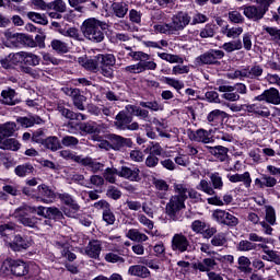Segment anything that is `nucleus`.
Masks as SVG:
<instances>
[{
	"label": "nucleus",
	"instance_id": "nucleus-1",
	"mask_svg": "<svg viewBox=\"0 0 280 280\" xmlns=\"http://www.w3.org/2000/svg\"><path fill=\"white\" fill-rule=\"evenodd\" d=\"M191 23V16L187 12L179 11L177 14H174L170 23L156 24L153 26V30L159 34H166L172 36L183 32L187 25Z\"/></svg>",
	"mask_w": 280,
	"mask_h": 280
},
{
	"label": "nucleus",
	"instance_id": "nucleus-2",
	"mask_svg": "<svg viewBox=\"0 0 280 280\" xmlns=\"http://www.w3.org/2000/svg\"><path fill=\"white\" fill-rule=\"evenodd\" d=\"M102 30H108V23L95 18L85 20L81 25L82 34L88 40H92V43H102L104 40V32Z\"/></svg>",
	"mask_w": 280,
	"mask_h": 280
},
{
	"label": "nucleus",
	"instance_id": "nucleus-3",
	"mask_svg": "<svg viewBox=\"0 0 280 280\" xmlns=\"http://www.w3.org/2000/svg\"><path fill=\"white\" fill-rule=\"evenodd\" d=\"M115 56L114 55H96L93 59H88L79 61V65L86 69V71H97V65H104L106 67H115Z\"/></svg>",
	"mask_w": 280,
	"mask_h": 280
},
{
	"label": "nucleus",
	"instance_id": "nucleus-4",
	"mask_svg": "<svg viewBox=\"0 0 280 280\" xmlns=\"http://www.w3.org/2000/svg\"><path fill=\"white\" fill-rule=\"evenodd\" d=\"M183 209H185V201L172 196L165 207L166 215L174 222H178L182 218L180 211Z\"/></svg>",
	"mask_w": 280,
	"mask_h": 280
},
{
	"label": "nucleus",
	"instance_id": "nucleus-5",
	"mask_svg": "<svg viewBox=\"0 0 280 280\" xmlns=\"http://www.w3.org/2000/svg\"><path fill=\"white\" fill-rule=\"evenodd\" d=\"M212 220L218 224L230 228L237 226V224H240V219H237V217L222 209H217L212 212Z\"/></svg>",
	"mask_w": 280,
	"mask_h": 280
},
{
	"label": "nucleus",
	"instance_id": "nucleus-6",
	"mask_svg": "<svg viewBox=\"0 0 280 280\" xmlns=\"http://www.w3.org/2000/svg\"><path fill=\"white\" fill-rule=\"evenodd\" d=\"M254 102H266V104H272V106L280 105V92L277 88H270L265 90L260 95L254 97Z\"/></svg>",
	"mask_w": 280,
	"mask_h": 280
},
{
	"label": "nucleus",
	"instance_id": "nucleus-7",
	"mask_svg": "<svg viewBox=\"0 0 280 280\" xmlns=\"http://www.w3.org/2000/svg\"><path fill=\"white\" fill-rule=\"evenodd\" d=\"M118 176L120 178H125V180H130V183H140L141 170H139L137 166H121V168L118 171Z\"/></svg>",
	"mask_w": 280,
	"mask_h": 280
},
{
	"label": "nucleus",
	"instance_id": "nucleus-8",
	"mask_svg": "<svg viewBox=\"0 0 280 280\" xmlns=\"http://www.w3.org/2000/svg\"><path fill=\"white\" fill-rule=\"evenodd\" d=\"M171 248L175 253H187L190 248L189 240L183 233L174 234Z\"/></svg>",
	"mask_w": 280,
	"mask_h": 280
},
{
	"label": "nucleus",
	"instance_id": "nucleus-9",
	"mask_svg": "<svg viewBox=\"0 0 280 280\" xmlns=\"http://www.w3.org/2000/svg\"><path fill=\"white\" fill-rule=\"evenodd\" d=\"M108 141L112 143V150L119 152L121 148H132V140L130 138H124L115 133H110L107 137Z\"/></svg>",
	"mask_w": 280,
	"mask_h": 280
},
{
	"label": "nucleus",
	"instance_id": "nucleus-10",
	"mask_svg": "<svg viewBox=\"0 0 280 280\" xmlns=\"http://www.w3.org/2000/svg\"><path fill=\"white\" fill-rule=\"evenodd\" d=\"M210 135L206 129L188 130V139L197 143H213V138Z\"/></svg>",
	"mask_w": 280,
	"mask_h": 280
},
{
	"label": "nucleus",
	"instance_id": "nucleus-11",
	"mask_svg": "<svg viewBox=\"0 0 280 280\" xmlns=\"http://www.w3.org/2000/svg\"><path fill=\"white\" fill-rule=\"evenodd\" d=\"M39 196H37V200H40L42 202H46L49 205V202H54L56 198L58 197V194L54 192L49 186L42 184L37 187Z\"/></svg>",
	"mask_w": 280,
	"mask_h": 280
},
{
	"label": "nucleus",
	"instance_id": "nucleus-12",
	"mask_svg": "<svg viewBox=\"0 0 280 280\" xmlns=\"http://www.w3.org/2000/svg\"><path fill=\"white\" fill-rule=\"evenodd\" d=\"M258 247L262 249L264 255H261L262 261H270L280 266V255L278 252L268 249V245L266 244H258Z\"/></svg>",
	"mask_w": 280,
	"mask_h": 280
},
{
	"label": "nucleus",
	"instance_id": "nucleus-13",
	"mask_svg": "<svg viewBox=\"0 0 280 280\" xmlns=\"http://www.w3.org/2000/svg\"><path fill=\"white\" fill-rule=\"evenodd\" d=\"M30 246V241L27 237L21 236L18 234L14 236L13 242L9 243V247L14 250V253H21V250H27Z\"/></svg>",
	"mask_w": 280,
	"mask_h": 280
},
{
	"label": "nucleus",
	"instance_id": "nucleus-14",
	"mask_svg": "<svg viewBox=\"0 0 280 280\" xmlns=\"http://www.w3.org/2000/svg\"><path fill=\"white\" fill-rule=\"evenodd\" d=\"M215 266H218V262H215V258L213 257L205 258L202 261L192 264L194 270H199L200 272H211Z\"/></svg>",
	"mask_w": 280,
	"mask_h": 280
},
{
	"label": "nucleus",
	"instance_id": "nucleus-15",
	"mask_svg": "<svg viewBox=\"0 0 280 280\" xmlns=\"http://www.w3.org/2000/svg\"><path fill=\"white\" fill-rule=\"evenodd\" d=\"M210 154L221 161L222 163L226 161L229 163V148H225L223 145H217V147H206Z\"/></svg>",
	"mask_w": 280,
	"mask_h": 280
},
{
	"label": "nucleus",
	"instance_id": "nucleus-16",
	"mask_svg": "<svg viewBox=\"0 0 280 280\" xmlns=\"http://www.w3.org/2000/svg\"><path fill=\"white\" fill-rule=\"evenodd\" d=\"M228 180H230V183H243L244 186L246 187V189H248V187H250V184L253 183V178H250V173L249 172H245L243 174H228L226 175Z\"/></svg>",
	"mask_w": 280,
	"mask_h": 280
},
{
	"label": "nucleus",
	"instance_id": "nucleus-17",
	"mask_svg": "<svg viewBox=\"0 0 280 280\" xmlns=\"http://www.w3.org/2000/svg\"><path fill=\"white\" fill-rule=\"evenodd\" d=\"M102 253V242L91 241L85 247V255L91 259H100V254Z\"/></svg>",
	"mask_w": 280,
	"mask_h": 280
},
{
	"label": "nucleus",
	"instance_id": "nucleus-18",
	"mask_svg": "<svg viewBox=\"0 0 280 280\" xmlns=\"http://www.w3.org/2000/svg\"><path fill=\"white\" fill-rule=\"evenodd\" d=\"M218 91L224 93L222 95L223 100H226L228 102H240V94L234 92L235 88L232 85H220Z\"/></svg>",
	"mask_w": 280,
	"mask_h": 280
},
{
	"label": "nucleus",
	"instance_id": "nucleus-19",
	"mask_svg": "<svg viewBox=\"0 0 280 280\" xmlns=\"http://www.w3.org/2000/svg\"><path fill=\"white\" fill-rule=\"evenodd\" d=\"M128 124H132V117L128 116L124 110L119 112L115 117L114 126L117 130H126Z\"/></svg>",
	"mask_w": 280,
	"mask_h": 280
},
{
	"label": "nucleus",
	"instance_id": "nucleus-20",
	"mask_svg": "<svg viewBox=\"0 0 280 280\" xmlns=\"http://www.w3.org/2000/svg\"><path fill=\"white\" fill-rule=\"evenodd\" d=\"M130 277H139V279H148L150 277V269L143 265H132L128 269Z\"/></svg>",
	"mask_w": 280,
	"mask_h": 280
},
{
	"label": "nucleus",
	"instance_id": "nucleus-21",
	"mask_svg": "<svg viewBox=\"0 0 280 280\" xmlns=\"http://www.w3.org/2000/svg\"><path fill=\"white\" fill-rule=\"evenodd\" d=\"M79 163L80 165H83V167H88V170H91L93 174H97V172H102L104 170V164L93 160L92 158L82 156L81 162Z\"/></svg>",
	"mask_w": 280,
	"mask_h": 280
},
{
	"label": "nucleus",
	"instance_id": "nucleus-22",
	"mask_svg": "<svg viewBox=\"0 0 280 280\" xmlns=\"http://www.w3.org/2000/svg\"><path fill=\"white\" fill-rule=\"evenodd\" d=\"M243 13L247 19H253V21H259L264 19V14H266V11H264L261 8L250 5V7H245L243 9Z\"/></svg>",
	"mask_w": 280,
	"mask_h": 280
},
{
	"label": "nucleus",
	"instance_id": "nucleus-23",
	"mask_svg": "<svg viewBox=\"0 0 280 280\" xmlns=\"http://www.w3.org/2000/svg\"><path fill=\"white\" fill-rule=\"evenodd\" d=\"M125 108L129 115L139 117L140 119H143V121H148L150 119V112L148 109H143L137 105H127Z\"/></svg>",
	"mask_w": 280,
	"mask_h": 280
},
{
	"label": "nucleus",
	"instance_id": "nucleus-24",
	"mask_svg": "<svg viewBox=\"0 0 280 280\" xmlns=\"http://www.w3.org/2000/svg\"><path fill=\"white\" fill-rule=\"evenodd\" d=\"M57 198L63 202L67 207H70L72 211H80V205L75 202V199L68 192H57Z\"/></svg>",
	"mask_w": 280,
	"mask_h": 280
},
{
	"label": "nucleus",
	"instance_id": "nucleus-25",
	"mask_svg": "<svg viewBox=\"0 0 280 280\" xmlns=\"http://www.w3.org/2000/svg\"><path fill=\"white\" fill-rule=\"evenodd\" d=\"M21 149V143L16 141L14 138H0V150H11L12 152H16Z\"/></svg>",
	"mask_w": 280,
	"mask_h": 280
},
{
	"label": "nucleus",
	"instance_id": "nucleus-26",
	"mask_svg": "<svg viewBox=\"0 0 280 280\" xmlns=\"http://www.w3.org/2000/svg\"><path fill=\"white\" fill-rule=\"evenodd\" d=\"M30 272V267L23 260H13V277H25Z\"/></svg>",
	"mask_w": 280,
	"mask_h": 280
},
{
	"label": "nucleus",
	"instance_id": "nucleus-27",
	"mask_svg": "<svg viewBox=\"0 0 280 280\" xmlns=\"http://www.w3.org/2000/svg\"><path fill=\"white\" fill-rule=\"evenodd\" d=\"M16 122L20 124L22 128H32L35 124H43V118L39 116L18 117Z\"/></svg>",
	"mask_w": 280,
	"mask_h": 280
},
{
	"label": "nucleus",
	"instance_id": "nucleus-28",
	"mask_svg": "<svg viewBox=\"0 0 280 280\" xmlns=\"http://www.w3.org/2000/svg\"><path fill=\"white\" fill-rule=\"evenodd\" d=\"M43 145L51 152H58V150H62V143H60V140L56 136L46 138Z\"/></svg>",
	"mask_w": 280,
	"mask_h": 280
},
{
	"label": "nucleus",
	"instance_id": "nucleus-29",
	"mask_svg": "<svg viewBox=\"0 0 280 280\" xmlns=\"http://www.w3.org/2000/svg\"><path fill=\"white\" fill-rule=\"evenodd\" d=\"M79 130L85 135H96L100 132V125L95 121H88L79 124Z\"/></svg>",
	"mask_w": 280,
	"mask_h": 280
},
{
	"label": "nucleus",
	"instance_id": "nucleus-30",
	"mask_svg": "<svg viewBox=\"0 0 280 280\" xmlns=\"http://www.w3.org/2000/svg\"><path fill=\"white\" fill-rule=\"evenodd\" d=\"M112 10L118 19H124L128 14V4L126 2H114Z\"/></svg>",
	"mask_w": 280,
	"mask_h": 280
},
{
	"label": "nucleus",
	"instance_id": "nucleus-31",
	"mask_svg": "<svg viewBox=\"0 0 280 280\" xmlns=\"http://www.w3.org/2000/svg\"><path fill=\"white\" fill-rule=\"evenodd\" d=\"M174 191L177 195H173V197L178 198L179 200L184 201L188 198L189 188L185 184H174L173 185Z\"/></svg>",
	"mask_w": 280,
	"mask_h": 280
},
{
	"label": "nucleus",
	"instance_id": "nucleus-32",
	"mask_svg": "<svg viewBox=\"0 0 280 280\" xmlns=\"http://www.w3.org/2000/svg\"><path fill=\"white\" fill-rule=\"evenodd\" d=\"M240 272H244V275H250L253 272V268H250V258L246 256H240L237 259Z\"/></svg>",
	"mask_w": 280,
	"mask_h": 280
},
{
	"label": "nucleus",
	"instance_id": "nucleus-33",
	"mask_svg": "<svg viewBox=\"0 0 280 280\" xmlns=\"http://www.w3.org/2000/svg\"><path fill=\"white\" fill-rule=\"evenodd\" d=\"M15 130H16V122L9 121L3 125H0V139L5 137H12Z\"/></svg>",
	"mask_w": 280,
	"mask_h": 280
},
{
	"label": "nucleus",
	"instance_id": "nucleus-34",
	"mask_svg": "<svg viewBox=\"0 0 280 280\" xmlns=\"http://www.w3.org/2000/svg\"><path fill=\"white\" fill-rule=\"evenodd\" d=\"M128 240H131V242H148V235L144 233H141L138 229H130L127 232Z\"/></svg>",
	"mask_w": 280,
	"mask_h": 280
},
{
	"label": "nucleus",
	"instance_id": "nucleus-35",
	"mask_svg": "<svg viewBox=\"0 0 280 280\" xmlns=\"http://www.w3.org/2000/svg\"><path fill=\"white\" fill-rule=\"evenodd\" d=\"M2 104L8 106H14L16 104V92L14 90H3L2 93Z\"/></svg>",
	"mask_w": 280,
	"mask_h": 280
},
{
	"label": "nucleus",
	"instance_id": "nucleus-36",
	"mask_svg": "<svg viewBox=\"0 0 280 280\" xmlns=\"http://www.w3.org/2000/svg\"><path fill=\"white\" fill-rule=\"evenodd\" d=\"M34 172V166L30 163L18 165L14 168V173L20 178H23L24 176H28V174H32Z\"/></svg>",
	"mask_w": 280,
	"mask_h": 280
},
{
	"label": "nucleus",
	"instance_id": "nucleus-37",
	"mask_svg": "<svg viewBox=\"0 0 280 280\" xmlns=\"http://www.w3.org/2000/svg\"><path fill=\"white\" fill-rule=\"evenodd\" d=\"M116 176H119V171L115 167H107L103 173V178L112 185H115V183H117Z\"/></svg>",
	"mask_w": 280,
	"mask_h": 280
},
{
	"label": "nucleus",
	"instance_id": "nucleus-38",
	"mask_svg": "<svg viewBox=\"0 0 280 280\" xmlns=\"http://www.w3.org/2000/svg\"><path fill=\"white\" fill-rule=\"evenodd\" d=\"M264 32L266 34H269L270 40L273 43H277V45H280V28L276 26H262Z\"/></svg>",
	"mask_w": 280,
	"mask_h": 280
},
{
	"label": "nucleus",
	"instance_id": "nucleus-39",
	"mask_svg": "<svg viewBox=\"0 0 280 280\" xmlns=\"http://www.w3.org/2000/svg\"><path fill=\"white\" fill-rule=\"evenodd\" d=\"M50 47L57 54H67L69 51V45L60 39H52Z\"/></svg>",
	"mask_w": 280,
	"mask_h": 280
},
{
	"label": "nucleus",
	"instance_id": "nucleus-40",
	"mask_svg": "<svg viewBox=\"0 0 280 280\" xmlns=\"http://www.w3.org/2000/svg\"><path fill=\"white\" fill-rule=\"evenodd\" d=\"M226 118L229 117V114H226L225 112H222L220 109H213L212 112H210L207 116V121L208 124H218V121H220V118Z\"/></svg>",
	"mask_w": 280,
	"mask_h": 280
},
{
	"label": "nucleus",
	"instance_id": "nucleus-41",
	"mask_svg": "<svg viewBox=\"0 0 280 280\" xmlns=\"http://www.w3.org/2000/svg\"><path fill=\"white\" fill-rule=\"evenodd\" d=\"M23 63L30 67H38L40 65V57L36 54L24 51Z\"/></svg>",
	"mask_w": 280,
	"mask_h": 280
},
{
	"label": "nucleus",
	"instance_id": "nucleus-42",
	"mask_svg": "<svg viewBox=\"0 0 280 280\" xmlns=\"http://www.w3.org/2000/svg\"><path fill=\"white\" fill-rule=\"evenodd\" d=\"M27 19H30V21H33V23H38V25H47L49 23V21L47 20V15L34 11L27 13Z\"/></svg>",
	"mask_w": 280,
	"mask_h": 280
},
{
	"label": "nucleus",
	"instance_id": "nucleus-43",
	"mask_svg": "<svg viewBox=\"0 0 280 280\" xmlns=\"http://www.w3.org/2000/svg\"><path fill=\"white\" fill-rule=\"evenodd\" d=\"M13 38H16L19 43H23V45H25L26 47H36V40L30 35L16 33L13 34Z\"/></svg>",
	"mask_w": 280,
	"mask_h": 280
},
{
	"label": "nucleus",
	"instance_id": "nucleus-44",
	"mask_svg": "<svg viewBox=\"0 0 280 280\" xmlns=\"http://www.w3.org/2000/svg\"><path fill=\"white\" fill-rule=\"evenodd\" d=\"M236 250L240 253H249V250H257V244L243 240L236 245Z\"/></svg>",
	"mask_w": 280,
	"mask_h": 280
},
{
	"label": "nucleus",
	"instance_id": "nucleus-45",
	"mask_svg": "<svg viewBox=\"0 0 280 280\" xmlns=\"http://www.w3.org/2000/svg\"><path fill=\"white\" fill-rule=\"evenodd\" d=\"M13 269H14V259L7 258L1 265L0 272L4 277H10V275H13Z\"/></svg>",
	"mask_w": 280,
	"mask_h": 280
},
{
	"label": "nucleus",
	"instance_id": "nucleus-46",
	"mask_svg": "<svg viewBox=\"0 0 280 280\" xmlns=\"http://www.w3.org/2000/svg\"><path fill=\"white\" fill-rule=\"evenodd\" d=\"M158 56L162 60H166V62H171V63L183 65L185 62L183 57H179L177 55H172V54H167V52H159Z\"/></svg>",
	"mask_w": 280,
	"mask_h": 280
},
{
	"label": "nucleus",
	"instance_id": "nucleus-47",
	"mask_svg": "<svg viewBox=\"0 0 280 280\" xmlns=\"http://www.w3.org/2000/svg\"><path fill=\"white\" fill-rule=\"evenodd\" d=\"M27 213H30V206L22 205L19 208H16L11 215L15 220H18V222H20L27 215Z\"/></svg>",
	"mask_w": 280,
	"mask_h": 280
},
{
	"label": "nucleus",
	"instance_id": "nucleus-48",
	"mask_svg": "<svg viewBox=\"0 0 280 280\" xmlns=\"http://www.w3.org/2000/svg\"><path fill=\"white\" fill-rule=\"evenodd\" d=\"M244 32V28L242 27H231L226 26L225 28L222 30V34L226 36L228 38H240Z\"/></svg>",
	"mask_w": 280,
	"mask_h": 280
},
{
	"label": "nucleus",
	"instance_id": "nucleus-49",
	"mask_svg": "<svg viewBox=\"0 0 280 280\" xmlns=\"http://www.w3.org/2000/svg\"><path fill=\"white\" fill-rule=\"evenodd\" d=\"M222 49H224V51H226L228 54H233V51H240V49H242V40L237 39L224 43L222 45Z\"/></svg>",
	"mask_w": 280,
	"mask_h": 280
},
{
	"label": "nucleus",
	"instance_id": "nucleus-50",
	"mask_svg": "<svg viewBox=\"0 0 280 280\" xmlns=\"http://www.w3.org/2000/svg\"><path fill=\"white\" fill-rule=\"evenodd\" d=\"M200 38H213L215 36V24L208 23L199 33Z\"/></svg>",
	"mask_w": 280,
	"mask_h": 280
},
{
	"label": "nucleus",
	"instance_id": "nucleus-51",
	"mask_svg": "<svg viewBox=\"0 0 280 280\" xmlns=\"http://www.w3.org/2000/svg\"><path fill=\"white\" fill-rule=\"evenodd\" d=\"M197 189H199V191H203V194H207L208 196H215V189L207 179H201Z\"/></svg>",
	"mask_w": 280,
	"mask_h": 280
},
{
	"label": "nucleus",
	"instance_id": "nucleus-52",
	"mask_svg": "<svg viewBox=\"0 0 280 280\" xmlns=\"http://www.w3.org/2000/svg\"><path fill=\"white\" fill-rule=\"evenodd\" d=\"M196 65H198L199 67H202V65H215V61L213 60V55L211 54V51H208L199 56L196 59Z\"/></svg>",
	"mask_w": 280,
	"mask_h": 280
},
{
	"label": "nucleus",
	"instance_id": "nucleus-53",
	"mask_svg": "<svg viewBox=\"0 0 280 280\" xmlns=\"http://www.w3.org/2000/svg\"><path fill=\"white\" fill-rule=\"evenodd\" d=\"M209 178L212 183V188L213 189H222V187H224V182L222 180V176L220 175V173L218 172H214V173H211L209 175Z\"/></svg>",
	"mask_w": 280,
	"mask_h": 280
},
{
	"label": "nucleus",
	"instance_id": "nucleus-54",
	"mask_svg": "<svg viewBox=\"0 0 280 280\" xmlns=\"http://www.w3.org/2000/svg\"><path fill=\"white\" fill-rule=\"evenodd\" d=\"M140 106L142 108H148L149 110H152L153 113H159V110H163V105L159 103L158 101H149V102H140Z\"/></svg>",
	"mask_w": 280,
	"mask_h": 280
},
{
	"label": "nucleus",
	"instance_id": "nucleus-55",
	"mask_svg": "<svg viewBox=\"0 0 280 280\" xmlns=\"http://www.w3.org/2000/svg\"><path fill=\"white\" fill-rule=\"evenodd\" d=\"M266 222L268 224H277V212L275 211V208L272 206H266V215H265Z\"/></svg>",
	"mask_w": 280,
	"mask_h": 280
},
{
	"label": "nucleus",
	"instance_id": "nucleus-56",
	"mask_svg": "<svg viewBox=\"0 0 280 280\" xmlns=\"http://www.w3.org/2000/svg\"><path fill=\"white\" fill-rule=\"evenodd\" d=\"M14 231H16V224L14 223H7L0 225V234L3 237H10V235H14Z\"/></svg>",
	"mask_w": 280,
	"mask_h": 280
},
{
	"label": "nucleus",
	"instance_id": "nucleus-57",
	"mask_svg": "<svg viewBox=\"0 0 280 280\" xmlns=\"http://www.w3.org/2000/svg\"><path fill=\"white\" fill-rule=\"evenodd\" d=\"M144 152H149V154H152L153 156H162L163 147H161L159 142H151V145H149Z\"/></svg>",
	"mask_w": 280,
	"mask_h": 280
},
{
	"label": "nucleus",
	"instance_id": "nucleus-58",
	"mask_svg": "<svg viewBox=\"0 0 280 280\" xmlns=\"http://www.w3.org/2000/svg\"><path fill=\"white\" fill-rule=\"evenodd\" d=\"M62 218V211L56 207H49L46 209V219L48 220H60Z\"/></svg>",
	"mask_w": 280,
	"mask_h": 280
},
{
	"label": "nucleus",
	"instance_id": "nucleus-59",
	"mask_svg": "<svg viewBox=\"0 0 280 280\" xmlns=\"http://www.w3.org/2000/svg\"><path fill=\"white\" fill-rule=\"evenodd\" d=\"M249 80H259L264 75V68L259 65H255L252 68H248Z\"/></svg>",
	"mask_w": 280,
	"mask_h": 280
},
{
	"label": "nucleus",
	"instance_id": "nucleus-60",
	"mask_svg": "<svg viewBox=\"0 0 280 280\" xmlns=\"http://www.w3.org/2000/svg\"><path fill=\"white\" fill-rule=\"evenodd\" d=\"M84 102H86V96L79 93L72 98L73 106L78 108V110H86L84 107Z\"/></svg>",
	"mask_w": 280,
	"mask_h": 280
},
{
	"label": "nucleus",
	"instance_id": "nucleus-61",
	"mask_svg": "<svg viewBox=\"0 0 280 280\" xmlns=\"http://www.w3.org/2000/svg\"><path fill=\"white\" fill-rule=\"evenodd\" d=\"M57 110H58V113H60V115L62 117H65L66 119H69V121H73V116H74L75 112H73L69 108H66V106L62 104L57 105Z\"/></svg>",
	"mask_w": 280,
	"mask_h": 280
},
{
	"label": "nucleus",
	"instance_id": "nucleus-62",
	"mask_svg": "<svg viewBox=\"0 0 280 280\" xmlns=\"http://www.w3.org/2000/svg\"><path fill=\"white\" fill-rule=\"evenodd\" d=\"M49 10H55V12H67V3L62 0H55L49 2Z\"/></svg>",
	"mask_w": 280,
	"mask_h": 280
},
{
	"label": "nucleus",
	"instance_id": "nucleus-63",
	"mask_svg": "<svg viewBox=\"0 0 280 280\" xmlns=\"http://www.w3.org/2000/svg\"><path fill=\"white\" fill-rule=\"evenodd\" d=\"M59 154L62 159H66L67 161H74V163H80L82 161V155H75L69 150H62Z\"/></svg>",
	"mask_w": 280,
	"mask_h": 280
},
{
	"label": "nucleus",
	"instance_id": "nucleus-64",
	"mask_svg": "<svg viewBox=\"0 0 280 280\" xmlns=\"http://www.w3.org/2000/svg\"><path fill=\"white\" fill-rule=\"evenodd\" d=\"M254 115H259L260 117H270V109L266 105L255 104Z\"/></svg>",
	"mask_w": 280,
	"mask_h": 280
}]
</instances>
